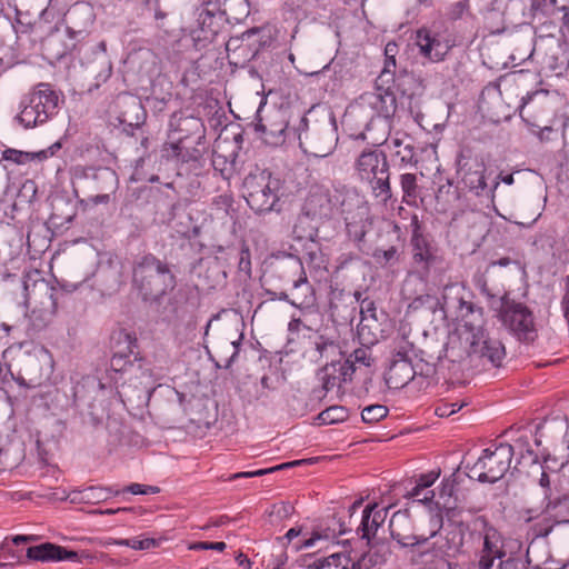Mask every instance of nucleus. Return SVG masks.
I'll return each instance as SVG.
<instances>
[{"instance_id":"1","label":"nucleus","mask_w":569,"mask_h":569,"mask_svg":"<svg viewBox=\"0 0 569 569\" xmlns=\"http://www.w3.org/2000/svg\"><path fill=\"white\" fill-rule=\"evenodd\" d=\"M357 194L341 183L331 188L311 186L301 208L293 232L298 238L319 237L320 227L331 221L337 213H350Z\"/></svg>"},{"instance_id":"2","label":"nucleus","mask_w":569,"mask_h":569,"mask_svg":"<svg viewBox=\"0 0 569 569\" xmlns=\"http://www.w3.org/2000/svg\"><path fill=\"white\" fill-rule=\"evenodd\" d=\"M432 521L437 529L432 530L429 536L405 535L401 529L410 525V516L407 510L397 511L389 521V529L392 539H395L402 548H409L416 561L432 562L437 558H445L457 553L462 546V535L452 532L442 537L439 536L435 541L430 542L438 536L439 529L443 525L442 515L438 513L432 517Z\"/></svg>"},{"instance_id":"3","label":"nucleus","mask_w":569,"mask_h":569,"mask_svg":"<svg viewBox=\"0 0 569 569\" xmlns=\"http://www.w3.org/2000/svg\"><path fill=\"white\" fill-rule=\"evenodd\" d=\"M178 284L173 266L146 252L133 259L131 266V286L142 302L150 307L159 306L161 300Z\"/></svg>"},{"instance_id":"4","label":"nucleus","mask_w":569,"mask_h":569,"mask_svg":"<svg viewBox=\"0 0 569 569\" xmlns=\"http://www.w3.org/2000/svg\"><path fill=\"white\" fill-rule=\"evenodd\" d=\"M76 177L78 186L73 191L77 197L79 190L86 196L78 201L83 210L108 204L119 187L118 174L109 167H84L77 170Z\"/></svg>"},{"instance_id":"5","label":"nucleus","mask_w":569,"mask_h":569,"mask_svg":"<svg viewBox=\"0 0 569 569\" xmlns=\"http://www.w3.org/2000/svg\"><path fill=\"white\" fill-rule=\"evenodd\" d=\"M242 188L248 206L257 214L281 211L282 181L271 171L264 169L249 173L243 180Z\"/></svg>"},{"instance_id":"6","label":"nucleus","mask_w":569,"mask_h":569,"mask_svg":"<svg viewBox=\"0 0 569 569\" xmlns=\"http://www.w3.org/2000/svg\"><path fill=\"white\" fill-rule=\"evenodd\" d=\"M355 169L361 181L370 184L372 194L387 203L392 199L390 166L381 149L366 148L358 156Z\"/></svg>"},{"instance_id":"7","label":"nucleus","mask_w":569,"mask_h":569,"mask_svg":"<svg viewBox=\"0 0 569 569\" xmlns=\"http://www.w3.org/2000/svg\"><path fill=\"white\" fill-rule=\"evenodd\" d=\"M298 138L300 147L306 153L323 158L332 153L338 142V128L332 112L317 119L309 126L307 117L300 118Z\"/></svg>"},{"instance_id":"8","label":"nucleus","mask_w":569,"mask_h":569,"mask_svg":"<svg viewBox=\"0 0 569 569\" xmlns=\"http://www.w3.org/2000/svg\"><path fill=\"white\" fill-rule=\"evenodd\" d=\"M513 457V447L509 443L491 445L472 465L466 466L467 476L479 482L495 483L509 470Z\"/></svg>"},{"instance_id":"9","label":"nucleus","mask_w":569,"mask_h":569,"mask_svg":"<svg viewBox=\"0 0 569 569\" xmlns=\"http://www.w3.org/2000/svg\"><path fill=\"white\" fill-rule=\"evenodd\" d=\"M78 50L81 66L86 69L89 77L96 80L93 87H89V91L99 88L106 82L112 73V64L107 54V46L104 41H100L96 46L81 44L79 48L76 42L66 44L61 49H57L53 54L57 59H61L72 51Z\"/></svg>"},{"instance_id":"10","label":"nucleus","mask_w":569,"mask_h":569,"mask_svg":"<svg viewBox=\"0 0 569 569\" xmlns=\"http://www.w3.org/2000/svg\"><path fill=\"white\" fill-rule=\"evenodd\" d=\"M456 164L457 173L469 191L477 197H485L493 201L499 181L493 180L491 184L487 183L486 164L480 157L473 154L470 149H463L458 153Z\"/></svg>"},{"instance_id":"11","label":"nucleus","mask_w":569,"mask_h":569,"mask_svg":"<svg viewBox=\"0 0 569 569\" xmlns=\"http://www.w3.org/2000/svg\"><path fill=\"white\" fill-rule=\"evenodd\" d=\"M14 380L23 387L34 389L48 382L53 372L52 355L44 347H36L18 360Z\"/></svg>"},{"instance_id":"12","label":"nucleus","mask_w":569,"mask_h":569,"mask_svg":"<svg viewBox=\"0 0 569 569\" xmlns=\"http://www.w3.org/2000/svg\"><path fill=\"white\" fill-rule=\"evenodd\" d=\"M108 113L110 123L121 127L129 136H133L134 130H141L147 120V111L141 100L128 92H121L116 97L109 106Z\"/></svg>"},{"instance_id":"13","label":"nucleus","mask_w":569,"mask_h":569,"mask_svg":"<svg viewBox=\"0 0 569 569\" xmlns=\"http://www.w3.org/2000/svg\"><path fill=\"white\" fill-rule=\"evenodd\" d=\"M196 27L192 29L191 37L194 47L198 50L204 49L212 43L222 32L228 22L224 10L213 1H206L196 10Z\"/></svg>"},{"instance_id":"14","label":"nucleus","mask_w":569,"mask_h":569,"mask_svg":"<svg viewBox=\"0 0 569 569\" xmlns=\"http://www.w3.org/2000/svg\"><path fill=\"white\" fill-rule=\"evenodd\" d=\"M112 357L110 368L116 372L141 370L142 376L151 377L150 368H143L144 360L139 357L138 341L134 335L118 330L111 336Z\"/></svg>"},{"instance_id":"15","label":"nucleus","mask_w":569,"mask_h":569,"mask_svg":"<svg viewBox=\"0 0 569 569\" xmlns=\"http://www.w3.org/2000/svg\"><path fill=\"white\" fill-rule=\"evenodd\" d=\"M466 330L470 332L469 357L478 359L483 366L500 367L506 356L502 342L490 333L480 323L466 321Z\"/></svg>"},{"instance_id":"16","label":"nucleus","mask_w":569,"mask_h":569,"mask_svg":"<svg viewBox=\"0 0 569 569\" xmlns=\"http://www.w3.org/2000/svg\"><path fill=\"white\" fill-rule=\"evenodd\" d=\"M502 322L513 336L522 342H532L537 338L532 311L521 302L510 300L507 296L500 300Z\"/></svg>"},{"instance_id":"17","label":"nucleus","mask_w":569,"mask_h":569,"mask_svg":"<svg viewBox=\"0 0 569 569\" xmlns=\"http://www.w3.org/2000/svg\"><path fill=\"white\" fill-rule=\"evenodd\" d=\"M260 38V29L253 27L239 36H232L226 42L229 63L243 68L256 59L263 47Z\"/></svg>"},{"instance_id":"18","label":"nucleus","mask_w":569,"mask_h":569,"mask_svg":"<svg viewBox=\"0 0 569 569\" xmlns=\"http://www.w3.org/2000/svg\"><path fill=\"white\" fill-rule=\"evenodd\" d=\"M556 0H507L503 14L512 22L522 24L536 18L555 16Z\"/></svg>"},{"instance_id":"19","label":"nucleus","mask_w":569,"mask_h":569,"mask_svg":"<svg viewBox=\"0 0 569 569\" xmlns=\"http://www.w3.org/2000/svg\"><path fill=\"white\" fill-rule=\"evenodd\" d=\"M475 523L481 526L483 536V545L479 551L478 569H492L495 560H501L507 555L503 537L483 516L478 517Z\"/></svg>"},{"instance_id":"20","label":"nucleus","mask_w":569,"mask_h":569,"mask_svg":"<svg viewBox=\"0 0 569 569\" xmlns=\"http://www.w3.org/2000/svg\"><path fill=\"white\" fill-rule=\"evenodd\" d=\"M260 104L256 113L254 130L261 133L262 140L272 147H278L286 141V130L288 128V119L282 110H273L266 117L262 113Z\"/></svg>"},{"instance_id":"21","label":"nucleus","mask_w":569,"mask_h":569,"mask_svg":"<svg viewBox=\"0 0 569 569\" xmlns=\"http://www.w3.org/2000/svg\"><path fill=\"white\" fill-rule=\"evenodd\" d=\"M199 280L197 286L202 290H212L222 287L227 280L224 262L220 257H208L198 259L190 269Z\"/></svg>"},{"instance_id":"22","label":"nucleus","mask_w":569,"mask_h":569,"mask_svg":"<svg viewBox=\"0 0 569 569\" xmlns=\"http://www.w3.org/2000/svg\"><path fill=\"white\" fill-rule=\"evenodd\" d=\"M416 43L420 54L431 62L443 61L453 46L450 39L427 28L417 31Z\"/></svg>"},{"instance_id":"23","label":"nucleus","mask_w":569,"mask_h":569,"mask_svg":"<svg viewBox=\"0 0 569 569\" xmlns=\"http://www.w3.org/2000/svg\"><path fill=\"white\" fill-rule=\"evenodd\" d=\"M27 558L41 562H58L62 560L81 562L83 559L92 560L94 557L86 551L78 552L52 542H43L27 548Z\"/></svg>"},{"instance_id":"24","label":"nucleus","mask_w":569,"mask_h":569,"mask_svg":"<svg viewBox=\"0 0 569 569\" xmlns=\"http://www.w3.org/2000/svg\"><path fill=\"white\" fill-rule=\"evenodd\" d=\"M361 100L368 104L377 116L390 121L397 111V98L391 89V83H378L375 81V90L361 96Z\"/></svg>"},{"instance_id":"25","label":"nucleus","mask_w":569,"mask_h":569,"mask_svg":"<svg viewBox=\"0 0 569 569\" xmlns=\"http://www.w3.org/2000/svg\"><path fill=\"white\" fill-rule=\"evenodd\" d=\"M206 150V139H178L163 146L164 157L177 163L199 162Z\"/></svg>"},{"instance_id":"26","label":"nucleus","mask_w":569,"mask_h":569,"mask_svg":"<svg viewBox=\"0 0 569 569\" xmlns=\"http://www.w3.org/2000/svg\"><path fill=\"white\" fill-rule=\"evenodd\" d=\"M410 227L412 229L410 243L412 246L413 260L416 263L421 264L423 270L428 271L440 259L428 239L422 234L421 223L417 214L412 216Z\"/></svg>"},{"instance_id":"27","label":"nucleus","mask_w":569,"mask_h":569,"mask_svg":"<svg viewBox=\"0 0 569 569\" xmlns=\"http://www.w3.org/2000/svg\"><path fill=\"white\" fill-rule=\"evenodd\" d=\"M169 127V142H174L178 139H206V129L200 118L173 113Z\"/></svg>"},{"instance_id":"28","label":"nucleus","mask_w":569,"mask_h":569,"mask_svg":"<svg viewBox=\"0 0 569 569\" xmlns=\"http://www.w3.org/2000/svg\"><path fill=\"white\" fill-rule=\"evenodd\" d=\"M457 290L456 286H446L443 293V305L447 308L453 307L457 309V318H460L466 328V321L482 325V308L477 307L473 302L465 300L462 297H451V293Z\"/></svg>"},{"instance_id":"29","label":"nucleus","mask_w":569,"mask_h":569,"mask_svg":"<svg viewBox=\"0 0 569 569\" xmlns=\"http://www.w3.org/2000/svg\"><path fill=\"white\" fill-rule=\"evenodd\" d=\"M368 551L361 553V556L352 562L351 569H371L377 566H381L387 562L391 555L389 543L383 539H373L367 541Z\"/></svg>"},{"instance_id":"30","label":"nucleus","mask_w":569,"mask_h":569,"mask_svg":"<svg viewBox=\"0 0 569 569\" xmlns=\"http://www.w3.org/2000/svg\"><path fill=\"white\" fill-rule=\"evenodd\" d=\"M306 274L302 259L293 256L286 254L278 258L271 264V277L278 279L282 283H293L299 278Z\"/></svg>"},{"instance_id":"31","label":"nucleus","mask_w":569,"mask_h":569,"mask_svg":"<svg viewBox=\"0 0 569 569\" xmlns=\"http://www.w3.org/2000/svg\"><path fill=\"white\" fill-rule=\"evenodd\" d=\"M393 87L401 94V97H407L409 99V110L411 113H413L412 100L417 96L422 94L425 90L423 79L413 72L408 71L407 69H401L393 77L391 82L392 90Z\"/></svg>"},{"instance_id":"32","label":"nucleus","mask_w":569,"mask_h":569,"mask_svg":"<svg viewBox=\"0 0 569 569\" xmlns=\"http://www.w3.org/2000/svg\"><path fill=\"white\" fill-rule=\"evenodd\" d=\"M377 508L378 505L372 503L366 506L362 510L360 523L356 528V533L362 540L379 539L377 532L385 521L387 509L376 510Z\"/></svg>"},{"instance_id":"33","label":"nucleus","mask_w":569,"mask_h":569,"mask_svg":"<svg viewBox=\"0 0 569 569\" xmlns=\"http://www.w3.org/2000/svg\"><path fill=\"white\" fill-rule=\"evenodd\" d=\"M419 363L411 361H390L388 371L385 373V382L390 389L406 387L418 372Z\"/></svg>"},{"instance_id":"34","label":"nucleus","mask_w":569,"mask_h":569,"mask_svg":"<svg viewBox=\"0 0 569 569\" xmlns=\"http://www.w3.org/2000/svg\"><path fill=\"white\" fill-rule=\"evenodd\" d=\"M27 101L49 119L57 111L59 97L49 83H39L37 89L29 94Z\"/></svg>"},{"instance_id":"35","label":"nucleus","mask_w":569,"mask_h":569,"mask_svg":"<svg viewBox=\"0 0 569 569\" xmlns=\"http://www.w3.org/2000/svg\"><path fill=\"white\" fill-rule=\"evenodd\" d=\"M536 96V93L527 94L526 97H522L521 104L519 106V114L521 119L527 123V126L530 128V131L536 134L541 142L550 141L551 134L555 133V130L550 126H542L539 123L533 114L535 106L532 102V97Z\"/></svg>"},{"instance_id":"36","label":"nucleus","mask_w":569,"mask_h":569,"mask_svg":"<svg viewBox=\"0 0 569 569\" xmlns=\"http://www.w3.org/2000/svg\"><path fill=\"white\" fill-rule=\"evenodd\" d=\"M315 302L316 296L313 287L309 283L305 274L292 283L290 305L298 309H307L312 307Z\"/></svg>"},{"instance_id":"37","label":"nucleus","mask_w":569,"mask_h":569,"mask_svg":"<svg viewBox=\"0 0 569 569\" xmlns=\"http://www.w3.org/2000/svg\"><path fill=\"white\" fill-rule=\"evenodd\" d=\"M34 540L33 536L18 535L0 545V567H12L21 561V553L14 547Z\"/></svg>"},{"instance_id":"38","label":"nucleus","mask_w":569,"mask_h":569,"mask_svg":"<svg viewBox=\"0 0 569 569\" xmlns=\"http://www.w3.org/2000/svg\"><path fill=\"white\" fill-rule=\"evenodd\" d=\"M545 512L557 523L569 522V492L560 496H545Z\"/></svg>"},{"instance_id":"39","label":"nucleus","mask_w":569,"mask_h":569,"mask_svg":"<svg viewBox=\"0 0 569 569\" xmlns=\"http://www.w3.org/2000/svg\"><path fill=\"white\" fill-rule=\"evenodd\" d=\"M545 63L553 71L566 70L569 67L568 44L559 40L549 44L545 56Z\"/></svg>"},{"instance_id":"40","label":"nucleus","mask_w":569,"mask_h":569,"mask_svg":"<svg viewBox=\"0 0 569 569\" xmlns=\"http://www.w3.org/2000/svg\"><path fill=\"white\" fill-rule=\"evenodd\" d=\"M439 497L442 500L440 511L445 513L448 520L451 521L460 515L453 480H443Z\"/></svg>"},{"instance_id":"41","label":"nucleus","mask_w":569,"mask_h":569,"mask_svg":"<svg viewBox=\"0 0 569 569\" xmlns=\"http://www.w3.org/2000/svg\"><path fill=\"white\" fill-rule=\"evenodd\" d=\"M101 278V286L109 293L118 292L124 284V277L121 264H113L110 262L107 267L102 268L99 273Z\"/></svg>"},{"instance_id":"42","label":"nucleus","mask_w":569,"mask_h":569,"mask_svg":"<svg viewBox=\"0 0 569 569\" xmlns=\"http://www.w3.org/2000/svg\"><path fill=\"white\" fill-rule=\"evenodd\" d=\"M366 267V261L356 252H342L336 259V268L333 274L336 277L345 276L346 273L362 272Z\"/></svg>"},{"instance_id":"43","label":"nucleus","mask_w":569,"mask_h":569,"mask_svg":"<svg viewBox=\"0 0 569 569\" xmlns=\"http://www.w3.org/2000/svg\"><path fill=\"white\" fill-rule=\"evenodd\" d=\"M319 237H312L307 238L309 240V243L305 246V253L303 259L307 262L309 268H312L315 270H322L326 269L327 264V258L325 253L322 252V249L317 241Z\"/></svg>"},{"instance_id":"44","label":"nucleus","mask_w":569,"mask_h":569,"mask_svg":"<svg viewBox=\"0 0 569 569\" xmlns=\"http://www.w3.org/2000/svg\"><path fill=\"white\" fill-rule=\"evenodd\" d=\"M2 159L6 161H11L16 164H26L31 161H42L48 159V150L28 152L8 148L2 151Z\"/></svg>"},{"instance_id":"45","label":"nucleus","mask_w":569,"mask_h":569,"mask_svg":"<svg viewBox=\"0 0 569 569\" xmlns=\"http://www.w3.org/2000/svg\"><path fill=\"white\" fill-rule=\"evenodd\" d=\"M216 252L223 253L226 252L228 257H233L234 259H239L238 268L240 271L246 274H250L251 272V260H250V250L247 246H242L240 249L229 246L227 248L222 246L216 247Z\"/></svg>"},{"instance_id":"46","label":"nucleus","mask_w":569,"mask_h":569,"mask_svg":"<svg viewBox=\"0 0 569 569\" xmlns=\"http://www.w3.org/2000/svg\"><path fill=\"white\" fill-rule=\"evenodd\" d=\"M121 490H113L112 488H106V487H88L81 491H79L80 501L86 503H98L101 501H106L111 496H118L120 495Z\"/></svg>"},{"instance_id":"47","label":"nucleus","mask_w":569,"mask_h":569,"mask_svg":"<svg viewBox=\"0 0 569 569\" xmlns=\"http://www.w3.org/2000/svg\"><path fill=\"white\" fill-rule=\"evenodd\" d=\"M445 17L446 20L451 23L467 18H472L473 14L471 12L470 0H459L450 3L446 8Z\"/></svg>"},{"instance_id":"48","label":"nucleus","mask_w":569,"mask_h":569,"mask_svg":"<svg viewBox=\"0 0 569 569\" xmlns=\"http://www.w3.org/2000/svg\"><path fill=\"white\" fill-rule=\"evenodd\" d=\"M52 208L51 220L57 224L71 222L76 216L72 203L63 198L57 199Z\"/></svg>"},{"instance_id":"49","label":"nucleus","mask_w":569,"mask_h":569,"mask_svg":"<svg viewBox=\"0 0 569 569\" xmlns=\"http://www.w3.org/2000/svg\"><path fill=\"white\" fill-rule=\"evenodd\" d=\"M400 187L402 190V201L407 204L416 203L419 197V187L415 173H402L400 176Z\"/></svg>"},{"instance_id":"50","label":"nucleus","mask_w":569,"mask_h":569,"mask_svg":"<svg viewBox=\"0 0 569 569\" xmlns=\"http://www.w3.org/2000/svg\"><path fill=\"white\" fill-rule=\"evenodd\" d=\"M348 410L342 406H331L321 411L317 417V425H333L348 419Z\"/></svg>"},{"instance_id":"51","label":"nucleus","mask_w":569,"mask_h":569,"mask_svg":"<svg viewBox=\"0 0 569 569\" xmlns=\"http://www.w3.org/2000/svg\"><path fill=\"white\" fill-rule=\"evenodd\" d=\"M17 119L26 128L36 127L38 124L44 123L48 120L44 113L37 111L28 101L22 103V109L17 116Z\"/></svg>"},{"instance_id":"52","label":"nucleus","mask_w":569,"mask_h":569,"mask_svg":"<svg viewBox=\"0 0 569 569\" xmlns=\"http://www.w3.org/2000/svg\"><path fill=\"white\" fill-rule=\"evenodd\" d=\"M372 258L381 268L393 267L399 261V252L395 246L388 249L377 248L372 252Z\"/></svg>"},{"instance_id":"53","label":"nucleus","mask_w":569,"mask_h":569,"mask_svg":"<svg viewBox=\"0 0 569 569\" xmlns=\"http://www.w3.org/2000/svg\"><path fill=\"white\" fill-rule=\"evenodd\" d=\"M106 545H118L130 547L134 550H147L154 547L157 542L153 538L140 539L138 537H134L131 539H110L109 541L106 542Z\"/></svg>"},{"instance_id":"54","label":"nucleus","mask_w":569,"mask_h":569,"mask_svg":"<svg viewBox=\"0 0 569 569\" xmlns=\"http://www.w3.org/2000/svg\"><path fill=\"white\" fill-rule=\"evenodd\" d=\"M336 535H337L336 530L331 529V528L315 530L310 538L305 539L301 542L295 543L293 549L296 551H299L300 549L311 548L315 546L316 541L321 540V539L329 540L331 538H335Z\"/></svg>"},{"instance_id":"55","label":"nucleus","mask_w":569,"mask_h":569,"mask_svg":"<svg viewBox=\"0 0 569 569\" xmlns=\"http://www.w3.org/2000/svg\"><path fill=\"white\" fill-rule=\"evenodd\" d=\"M92 276V270L81 273L77 269L70 274V280H62L60 282L61 289L66 292H73L79 288V286L87 282Z\"/></svg>"},{"instance_id":"56","label":"nucleus","mask_w":569,"mask_h":569,"mask_svg":"<svg viewBox=\"0 0 569 569\" xmlns=\"http://www.w3.org/2000/svg\"><path fill=\"white\" fill-rule=\"evenodd\" d=\"M389 409L383 405H370L361 412V419L365 423H375L388 416Z\"/></svg>"},{"instance_id":"57","label":"nucleus","mask_w":569,"mask_h":569,"mask_svg":"<svg viewBox=\"0 0 569 569\" xmlns=\"http://www.w3.org/2000/svg\"><path fill=\"white\" fill-rule=\"evenodd\" d=\"M337 369L336 363L332 361L331 363L325 365L318 372L322 380V389L328 392L330 391L336 385L338 377L336 376Z\"/></svg>"},{"instance_id":"58","label":"nucleus","mask_w":569,"mask_h":569,"mask_svg":"<svg viewBox=\"0 0 569 569\" xmlns=\"http://www.w3.org/2000/svg\"><path fill=\"white\" fill-rule=\"evenodd\" d=\"M397 73L396 57H385L383 68L376 81H378V83H391Z\"/></svg>"},{"instance_id":"59","label":"nucleus","mask_w":569,"mask_h":569,"mask_svg":"<svg viewBox=\"0 0 569 569\" xmlns=\"http://www.w3.org/2000/svg\"><path fill=\"white\" fill-rule=\"evenodd\" d=\"M439 476L440 470L420 475L418 480L416 481V486L408 492V496H417L419 490L428 489L435 483Z\"/></svg>"},{"instance_id":"60","label":"nucleus","mask_w":569,"mask_h":569,"mask_svg":"<svg viewBox=\"0 0 569 569\" xmlns=\"http://www.w3.org/2000/svg\"><path fill=\"white\" fill-rule=\"evenodd\" d=\"M513 447V455L519 453V459H525L528 456L533 463L538 462V455L533 452L530 447L529 439L527 437H519L516 439Z\"/></svg>"},{"instance_id":"61","label":"nucleus","mask_w":569,"mask_h":569,"mask_svg":"<svg viewBox=\"0 0 569 569\" xmlns=\"http://www.w3.org/2000/svg\"><path fill=\"white\" fill-rule=\"evenodd\" d=\"M299 561L300 567L307 569H323L329 566V558L316 557L313 553L302 556Z\"/></svg>"},{"instance_id":"62","label":"nucleus","mask_w":569,"mask_h":569,"mask_svg":"<svg viewBox=\"0 0 569 569\" xmlns=\"http://www.w3.org/2000/svg\"><path fill=\"white\" fill-rule=\"evenodd\" d=\"M212 207L217 211H222L226 214H229V211L233 207V197L231 193L224 192L219 196H216L212 200Z\"/></svg>"},{"instance_id":"63","label":"nucleus","mask_w":569,"mask_h":569,"mask_svg":"<svg viewBox=\"0 0 569 569\" xmlns=\"http://www.w3.org/2000/svg\"><path fill=\"white\" fill-rule=\"evenodd\" d=\"M413 352V345L409 341H401V343L395 349L390 361H411L410 353Z\"/></svg>"},{"instance_id":"64","label":"nucleus","mask_w":569,"mask_h":569,"mask_svg":"<svg viewBox=\"0 0 569 569\" xmlns=\"http://www.w3.org/2000/svg\"><path fill=\"white\" fill-rule=\"evenodd\" d=\"M337 371L340 372V377L342 381L351 380V376L353 375L356 367L353 360L349 357L343 362L335 361Z\"/></svg>"}]
</instances>
